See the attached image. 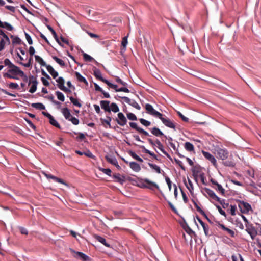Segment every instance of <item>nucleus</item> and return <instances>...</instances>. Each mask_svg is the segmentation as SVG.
<instances>
[{
    "instance_id": "nucleus-64",
    "label": "nucleus",
    "mask_w": 261,
    "mask_h": 261,
    "mask_svg": "<svg viewBox=\"0 0 261 261\" xmlns=\"http://www.w3.org/2000/svg\"><path fill=\"white\" fill-rule=\"evenodd\" d=\"M236 209H237V207H236V205H230V213L232 216H234L236 215Z\"/></svg>"
},
{
    "instance_id": "nucleus-61",
    "label": "nucleus",
    "mask_w": 261,
    "mask_h": 261,
    "mask_svg": "<svg viewBox=\"0 0 261 261\" xmlns=\"http://www.w3.org/2000/svg\"><path fill=\"white\" fill-rule=\"evenodd\" d=\"M9 87L12 89H17L19 88L18 85L16 83H10L9 84Z\"/></svg>"
},
{
    "instance_id": "nucleus-5",
    "label": "nucleus",
    "mask_w": 261,
    "mask_h": 261,
    "mask_svg": "<svg viewBox=\"0 0 261 261\" xmlns=\"http://www.w3.org/2000/svg\"><path fill=\"white\" fill-rule=\"evenodd\" d=\"M70 251L73 254V255L75 258L80 259L83 261H92L88 256L82 252H76L72 249H70Z\"/></svg>"
},
{
    "instance_id": "nucleus-40",
    "label": "nucleus",
    "mask_w": 261,
    "mask_h": 261,
    "mask_svg": "<svg viewBox=\"0 0 261 261\" xmlns=\"http://www.w3.org/2000/svg\"><path fill=\"white\" fill-rule=\"evenodd\" d=\"M185 148L188 151H192L194 150V145L189 142H187L185 143Z\"/></svg>"
},
{
    "instance_id": "nucleus-63",
    "label": "nucleus",
    "mask_w": 261,
    "mask_h": 261,
    "mask_svg": "<svg viewBox=\"0 0 261 261\" xmlns=\"http://www.w3.org/2000/svg\"><path fill=\"white\" fill-rule=\"evenodd\" d=\"M101 171L105 174H107V175L111 176V170L109 168H102Z\"/></svg>"
},
{
    "instance_id": "nucleus-2",
    "label": "nucleus",
    "mask_w": 261,
    "mask_h": 261,
    "mask_svg": "<svg viewBox=\"0 0 261 261\" xmlns=\"http://www.w3.org/2000/svg\"><path fill=\"white\" fill-rule=\"evenodd\" d=\"M149 143L153 147L155 146V144L157 145L158 148L169 159H171L170 155L164 150V146L159 140L156 139L154 143L151 138L147 139Z\"/></svg>"
},
{
    "instance_id": "nucleus-3",
    "label": "nucleus",
    "mask_w": 261,
    "mask_h": 261,
    "mask_svg": "<svg viewBox=\"0 0 261 261\" xmlns=\"http://www.w3.org/2000/svg\"><path fill=\"white\" fill-rule=\"evenodd\" d=\"M246 231L250 236L251 239L254 240L258 234L257 231L252 224H245Z\"/></svg>"
},
{
    "instance_id": "nucleus-13",
    "label": "nucleus",
    "mask_w": 261,
    "mask_h": 261,
    "mask_svg": "<svg viewBox=\"0 0 261 261\" xmlns=\"http://www.w3.org/2000/svg\"><path fill=\"white\" fill-rule=\"evenodd\" d=\"M117 116L118 118H116L115 120L117 123L121 126H124L127 123L126 118L125 117L124 114L121 112L118 113Z\"/></svg>"
},
{
    "instance_id": "nucleus-62",
    "label": "nucleus",
    "mask_w": 261,
    "mask_h": 261,
    "mask_svg": "<svg viewBox=\"0 0 261 261\" xmlns=\"http://www.w3.org/2000/svg\"><path fill=\"white\" fill-rule=\"evenodd\" d=\"M69 121H70L74 125H78L79 123V120L78 119L72 116L71 118L69 120Z\"/></svg>"
},
{
    "instance_id": "nucleus-55",
    "label": "nucleus",
    "mask_w": 261,
    "mask_h": 261,
    "mask_svg": "<svg viewBox=\"0 0 261 261\" xmlns=\"http://www.w3.org/2000/svg\"><path fill=\"white\" fill-rule=\"evenodd\" d=\"M127 117L129 120H137V118L136 116L132 113H127Z\"/></svg>"
},
{
    "instance_id": "nucleus-46",
    "label": "nucleus",
    "mask_w": 261,
    "mask_h": 261,
    "mask_svg": "<svg viewBox=\"0 0 261 261\" xmlns=\"http://www.w3.org/2000/svg\"><path fill=\"white\" fill-rule=\"evenodd\" d=\"M111 111H113L114 113L119 112V109L118 106L115 103H112L110 106Z\"/></svg>"
},
{
    "instance_id": "nucleus-34",
    "label": "nucleus",
    "mask_w": 261,
    "mask_h": 261,
    "mask_svg": "<svg viewBox=\"0 0 261 261\" xmlns=\"http://www.w3.org/2000/svg\"><path fill=\"white\" fill-rule=\"evenodd\" d=\"M205 256L207 258V261H217V255L214 253H210L208 255L205 253Z\"/></svg>"
},
{
    "instance_id": "nucleus-49",
    "label": "nucleus",
    "mask_w": 261,
    "mask_h": 261,
    "mask_svg": "<svg viewBox=\"0 0 261 261\" xmlns=\"http://www.w3.org/2000/svg\"><path fill=\"white\" fill-rule=\"evenodd\" d=\"M56 95H57V98L59 100H60L61 101H64L65 97H64V94L62 92H61L60 91H56Z\"/></svg>"
},
{
    "instance_id": "nucleus-47",
    "label": "nucleus",
    "mask_w": 261,
    "mask_h": 261,
    "mask_svg": "<svg viewBox=\"0 0 261 261\" xmlns=\"http://www.w3.org/2000/svg\"><path fill=\"white\" fill-rule=\"evenodd\" d=\"M129 154L132 157H133L134 159L137 160L140 162H142L143 160L140 158L138 155H137L134 152L130 151L129 152Z\"/></svg>"
},
{
    "instance_id": "nucleus-28",
    "label": "nucleus",
    "mask_w": 261,
    "mask_h": 261,
    "mask_svg": "<svg viewBox=\"0 0 261 261\" xmlns=\"http://www.w3.org/2000/svg\"><path fill=\"white\" fill-rule=\"evenodd\" d=\"M62 113L67 120H69L72 117L70 111L67 108H63L62 109Z\"/></svg>"
},
{
    "instance_id": "nucleus-7",
    "label": "nucleus",
    "mask_w": 261,
    "mask_h": 261,
    "mask_svg": "<svg viewBox=\"0 0 261 261\" xmlns=\"http://www.w3.org/2000/svg\"><path fill=\"white\" fill-rule=\"evenodd\" d=\"M142 187L144 188H148L151 190H153V188H156L158 190H160V187L156 184L149 180L148 179H145L143 180Z\"/></svg>"
},
{
    "instance_id": "nucleus-60",
    "label": "nucleus",
    "mask_w": 261,
    "mask_h": 261,
    "mask_svg": "<svg viewBox=\"0 0 261 261\" xmlns=\"http://www.w3.org/2000/svg\"><path fill=\"white\" fill-rule=\"evenodd\" d=\"M223 164L225 166L228 167H234L235 166V163L231 161H226L224 162Z\"/></svg>"
},
{
    "instance_id": "nucleus-18",
    "label": "nucleus",
    "mask_w": 261,
    "mask_h": 261,
    "mask_svg": "<svg viewBox=\"0 0 261 261\" xmlns=\"http://www.w3.org/2000/svg\"><path fill=\"white\" fill-rule=\"evenodd\" d=\"M56 82L58 83V87L62 91H68L67 88L64 86L65 80L62 77H59L56 80Z\"/></svg>"
},
{
    "instance_id": "nucleus-29",
    "label": "nucleus",
    "mask_w": 261,
    "mask_h": 261,
    "mask_svg": "<svg viewBox=\"0 0 261 261\" xmlns=\"http://www.w3.org/2000/svg\"><path fill=\"white\" fill-rule=\"evenodd\" d=\"M129 167L135 172H139L141 170V167L139 164L135 162H130Z\"/></svg>"
},
{
    "instance_id": "nucleus-54",
    "label": "nucleus",
    "mask_w": 261,
    "mask_h": 261,
    "mask_svg": "<svg viewBox=\"0 0 261 261\" xmlns=\"http://www.w3.org/2000/svg\"><path fill=\"white\" fill-rule=\"evenodd\" d=\"M188 185H187L186 183H185V185L187 189L191 192L192 190H193V184L192 182V181L190 179H188Z\"/></svg>"
},
{
    "instance_id": "nucleus-52",
    "label": "nucleus",
    "mask_w": 261,
    "mask_h": 261,
    "mask_svg": "<svg viewBox=\"0 0 261 261\" xmlns=\"http://www.w3.org/2000/svg\"><path fill=\"white\" fill-rule=\"evenodd\" d=\"M45 97L46 98H47V99H48L49 100H50L51 101H52L55 105H59L60 103L59 102L56 101L54 99V97L52 94H51L50 95L46 96Z\"/></svg>"
},
{
    "instance_id": "nucleus-57",
    "label": "nucleus",
    "mask_w": 261,
    "mask_h": 261,
    "mask_svg": "<svg viewBox=\"0 0 261 261\" xmlns=\"http://www.w3.org/2000/svg\"><path fill=\"white\" fill-rule=\"evenodd\" d=\"M174 161L175 163L180 166L182 170L184 171L186 170V167L184 166L181 161L176 159H174Z\"/></svg>"
},
{
    "instance_id": "nucleus-30",
    "label": "nucleus",
    "mask_w": 261,
    "mask_h": 261,
    "mask_svg": "<svg viewBox=\"0 0 261 261\" xmlns=\"http://www.w3.org/2000/svg\"><path fill=\"white\" fill-rule=\"evenodd\" d=\"M0 28H5L8 31H12L13 27L10 24L7 22H2L0 20Z\"/></svg>"
},
{
    "instance_id": "nucleus-11",
    "label": "nucleus",
    "mask_w": 261,
    "mask_h": 261,
    "mask_svg": "<svg viewBox=\"0 0 261 261\" xmlns=\"http://www.w3.org/2000/svg\"><path fill=\"white\" fill-rule=\"evenodd\" d=\"M4 73L11 74V75H23V71H22L18 66L14 65L11 68L8 69L7 72Z\"/></svg>"
},
{
    "instance_id": "nucleus-58",
    "label": "nucleus",
    "mask_w": 261,
    "mask_h": 261,
    "mask_svg": "<svg viewBox=\"0 0 261 261\" xmlns=\"http://www.w3.org/2000/svg\"><path fill=\"white\" fill-rule=\"evenodd\" d=\"M217 201L219 202L222 205V206L223 208H226L229 206V203H225V200H224V199L221 200L220 198V200L219 201Z\"/></svg>"
},
{
    "instance_id": "nucleus-14",
    "label": "nucleus",
    "mask_w": 261,
    "mask_h": 261,
    "mask_svg": "<svg viewBox=\"0 0 261 261\" xmlns=\"http://www.w3.org/2000/svg\"><path fill=\"white\" fill-rule=\"evenodd\" d=\"M210 181L213 185L216 186L214 188L218 192L221 193L222 195H225V190L220 184H219L216 180L213 178L210 179Z\"/></svg>"
},
{
    "instance_id": "nucleus-15",
    "label": "nucleus",
    "mask_w": 261,
    "mask_h": 261,
    "mask_svg": "<svg viewBox=\"0 0 261 261\" xmlns=\"http://www.w3.org/2000/svg\"><path fill=\"white\" fill-rule=\"evenodd\" d=\"M202 153L203 155V156L209 161H210L213 165L215 166H217V161L215 157L211 154L210 153L205 151H202Z\"/></svg>"
},
{
    "instance_id": "nucleus-44",
    "label": "nucleus",
    "mask_w": 261,
    "mask_h": 261,
    "mask_svg": "<svg viewBox=\"0 0 261 261\" xmlns=\"http://www.w3.org/2000/svg\"><path fill=\"white\" fill-rule=\"evenodd\" d=\"M83 58H84V59L86 61H88V62H92L93 61H94L96 63H98L91 56H90V55L86 54V53H83Z\"/></svg>"
},
{
    "instance_id": "nucleus-16",
    "label": "nucleus",
    "mask_w": 261,
    "mask_h": 261,
    "mask_svg": "<svg viewBox=\"0 0 261 261\" xmlns=\"http://www.w3.org/2000/svg\"><path fill=\"white\" fill-rule=\"evenodd\" d=\"M129 125L132 128L137 130L139 133L142 134L146 136H149V133L147 131L144 130L143 128L141 127H138L137 123L135 122H129Z\"/></svg>"
},
{
    "instance_id": "nucleus-25",
    "label": "nucleus",
    "mask_w": 261,
    "mask_h": 261,
    "mask_svg": "<svg viewBox=\"0 0 261 261\" xmlns=\"http://www.w3.org/2000/svg\"><path fill=\"white\" fill-rule=\"evenodd\" d=\"M113 178L116 179V181L120 184L123 185L125 181V177L121 175L119 173H115L113 174Z\"/></svg>"
},
{
    "instance_id": "nucleus-27",
    "label": "nucleus",
    "mask_w": 261,
    "mask_h": 261,
    "mask_svg": "<svg viewBox=\"0 0 261 261\" xmlns=\"http://www.w3.org/2000/svg\"><path fill=\"white\" fill-rule=\"evenodd\" d=\"M193 202L195 208H196L197 211L199 212L200 214L203 215L208 221H210V219L208 218L205 212L200 208V207L198 205L197 203L194 200H193Z\"/></svg>"
},
{
    "instance_id": "nucleus-1",
    "label": "nucleus",
    "mask_w": 261,
    "mask_h": 261,
    "mask_svg": "<svg viewBox=\"0 0 261 261\" xmlns=\"http://www.w3.org/2000/svg\"><path fill=\"white\" fill-rule=\"evenodd\" d=\"M93 75L96 79L106 83L110 88L115 89L116 92H124L125 93L129 92V89L127 88L121 87L120 88H117V86L116 85L110 83L108 80L103 78L101 76V73L100 71L98 69H97L96 67H94Z\"/></svg>"
},
{
    "instance_id": "nucleus-35",
    "label": "nucleus",
    "mask_w": 261,
    "mask_h": 261,
    "mask_svg": "<svg viewBox=\"0 0 261 261\" xmlns=\"http://www.w3.org/2000/svg\"><path fill=\"white\" fill-rule=\"evenodd\" d=\"M35 60L37 62H38L40 64L41 66H44V67H46V66L48 65L46 64L45 62L44 61L43 59L42 58H41L40 56H39L38 55H35Z\"/></svg>"
},
{
    "instance_id": "nucleus-45",
    "label": "nucleus",
    "mask_w": 261,
    "mask_h": 261,
    "mask_svg": "<svg viewBox=\"0 0 261 261\" xmlns=\"http://www.w3.org/2000/svg\"><path fill=\"white\" fill-rule=\"evenodd\" d=\"M71 102L75 106L81 108L82 107L81 103L78 101L77 99L74 98L73 97H70Z\"/></svg>"
},
{
    "instance_id": "nucleus-20",
    "label": "nucleus",
    "mask_w": 261,
    "mask_h": 261,
    "mask_svg": "<svg viewBox=\"0 0 261 261\" xmlns=\"http://www.w3.org/2000/svg\"><path fill=\"white\" fill-rule=\"evenodd\" d=\"M110 101L108 100H101L100 101L101 107L104 110L105 112H111V109L110 107Z\"/></svg>"
},
{
    "instance_id": "nucleus-17",
    "label": "nucleus",
    "mask_w": 261,
    "mask_h": 261,
    "mask_svg": "<svg viewBox=\"0 0 261 261\" xmlns=\"http://www.w3.org/2000/svg\"><path fill=\"white\" fill-rule=\"evenodd\" d=\"M217 226L219 228L222 229L223 230L226 231L228 234L230 235V237H234L235 233L233 230L225 227L224 225L221 224L219 222L218 223Z\"/></svg>"
},
{
    "instance_id": "nucleus-53",
    "label": "nucleus",
    "mask_w": 261,
    "mask_h": 261,
    "mask_svg": "<svg viewBox=\"0 0 261 261\" xmlns=\"http://www.w3.org/2000/svg\"><path fill=\"white\" fill-rule=\"evenodd\" d=\"M139 121L142 125H143L145 126H149L151 124V123L150 121L146 120L143 118L139 119Z\"/></svg>"
},
{
    "instance_id": "nucleus-31",
    "label": "nucleus",
    "mask_w": 261,
    "mask_h": 261,
    "mask_svg": "<svg viewBox=\"0 0 261 261\" xmlns=\"http://www.w3.org/2000/svg\"><path fill=\"white\" fill-rule=\"evenodd\" d=\"M75 75L77 79V80L81 82H83L86 86L88 85V83L86 80V79L83 77L79 72H75Z\"/></svg>"
},
{
    "instance_id": "nucleus-51",
    "label": "nucleus",
    "mask_w": 261,
    "mask_h": 261,
    "mask_svg": "<svg viewBox=\"0 0 261 261\" xmlns=\"http://www.w3.org/2000/svg\"><path fill=\"white\" fill-rule=\"evenodd\" d=\"M4 64L6 65V66H8V68L9 69L10 68H11L12 67H13V66H14L15 65L14 64H13L11 61L10 60L7 58V59H5L4 61Z\"/></svg>"
},
{
    "instance_id": "nucleus-38",
    "label": "nucleus",
    "mask_w": 261,
    "mask_h": 261,
    "mask_svg": "<svg viewBox=\"0 0 261 261\" xmlns=\"http://www.w3.org/2000/svg\"><path fill=\"white\" fill-rule=\"evenodd\" d=\"M140 148H141L142 149H143V152L146 153H147L148 154H149L150 155H151V156L153 157V159H154L155 160H158V158H157V156L153 152H151L150 150L147 149L145 146H140Z\"/></svg>"
},
{
    "instance_id": "nucleus-42",
    "label": "nucleus",
    "mask_w": 261,
    "mask_h": 261,
    "mask_svg": "<svg viewBox=\"0 0 261 261\" xmlns=\"http://www.w3.org/2000/svg\"><path fill=\"white\" fill-rule=\"evenodd\" d=\"M47 28L48 29V30L51 32V33L53 35L55 39V40H56V41L57 42H58L59 44H60L59 42V39L58 38L57 34L56 32H55V31L50 25H47Z\"/></svg>"
},
{
    "instance_id": "nucleus-10",
    "label": "nucleus",
    "mask_w": 261,
    "mask_h": 261,
    "mask_svg": "<svg viewBox=\"0 0 261 261\" xmlns=\"http://www.w3.org/2000/svg\"><path fill=\"white\" fill-rule=\"evenodd\" d=\"M239 207L242 213H247L251 210V205L249 203L243 201H239Z\"/></svg>"
},
{
    "instance_id": "nucleus-4",
    "label": "nucleus",
    "mask_w": 261,
    "mask_h": 261,
    "mask_svg": "<svg viewBox=\"0 0 261 261\" xmlns=\"http://www.w3.org/2000/svg\"><path fill=\"white\" fill-rule=\"evenodd\" d=\"M117 97L122 98V99H123L124 100V101L126 103L130 105V106H132L134 108H136V109H137L138 110H140L141 109L140 106L138 105V103L135 100L131 99L129 98L126 97V96L121 97V96H119L118 95H116L115 96V98L116 99H118Z\"/></svg>"
},
{
    "instance_id": "nucleus-41",
    "label": "nucleus",
    "mask_w": 261,
    "mask_h": 261,
    "mask_svg": "<svg viewBox=\"0 0 261 261\" xmlns=\"http://www.w3.org/2000/svg\"><path fill=\"white\" fill-rule=\"evenodd\" d=\"M49 123L53 126L57 127V128H60V124L58 123V122L55 119V118H54V117L53 116H51V117L49 119Z\"/></svg>"
},
{
    "instance_id": "nucleus-59",
    "label": "nucleus",
    "mask_w": 261,
    "mask_h": 261,
    "mask_svg": "<svg viewBox=\"0 0 261 261\" xmlns=\"http://www.w3.org/2000/svg\"><path fill=\"white\" fill-rule=\"evenodd\" d=\"M111 120H112L111 117H110V116H107V119H105V120H102V121L103 123H105L107 125H108L109 127L110 128H111V126L110 122L111 121Z\"/></svg>"
},
{
    "instance_id": "nucleus-37",
    "label": "nucleus",
    "mask_w": 261,
    "mask_h": 261,
    "mask_svg": "<svg viewBox=\"0 0 261 261\" xmlns=\"http://www.w3.org/2000/svg\"><path fill=\"white\" fill-rule=\"evenodd\" d=\"M52 58L58 64H59L60 65V66L61 67H66V64L63 60L58 58L56 56H53Z\"/></svg>"
},
{
    "instance_id": "nucleus-50",
    "label": "nucleus",
    "mask_w": 261,
    "mask_h": 261,
    "mask_svg": "<svg viewBox=\"0 0 261 261\" xmlns=\"http://www.w3.org/2000/svg\"><path fill=\"white\" fill-rule=\"evenodd\" d=\"M18 75H11L8 73H3V76L5 78L13 79L15 80H18L19 78L17 77Z\"/></svg>"
},
{
    "instance_id": "nucleus-56",
    "label": "nucleus",
    "mask_w": 261,
    "mask_h": 261,
    "mask_svg": "<svg viewBox=\"0 0 261 261\" xmlns=\"http://www.w3.org/2000/svg\"><path fill=\"white\" fill-rule=\"evenodd\" d=\"M7 44V41L4 40V39H1L0 40V51L3 50L5 46V45Z\"/></svg>"
},
{
    "instance_id": "nucleus-6",
    "label": "nucleus",
    "mask_w": 261,
    "mask_h": 261,
    "mask_svg": "<svg viewBox=\"0 0 261 261\" xmlns=\"http://www.w3.org/2000/svg\"><path fill=\"white\" fill-rule=\"evenodd\" d=\"M145 109L148 114L152 115L154 117L159 118L161 116H162V114L155 110L153 107L149 103L146 104Z\"/></svg>"
},
{
    "instance_id": "nucleus-48",
    "label": "nucleus",
    "mask_w": 261,
    "mask_h": 261,
    "mask_svg": "<svg viewBox=\"0 0 261 261\" xmlns=\"http://www.w3.org/2000/svg\"><path fill=\"white\" fill-rule=\"evenodd\" d=\"M169 144L171 146V147L175 150L176 151V153L178 155L179 157L181 158H185V156L181 154L177 150L176 147V146L172 142H169Z\"/></svg>"
},
{
    "instance_id": "nucleus-43",
    "label": "nucleus",
    "mask_w": 261,
    "mask_h": 261,
    "mask_svg": "<svg viewBox=\"0 0 261 261\" xmlns=\"http://www.w3.org/2000/svg\"><path fill=\"white\" fill-rule=\"evenodd\" d=\"M0 36L3 37L2 39H4L5 40L7 41V44H10V40L9 37L1 29H0Z\"/></svg>"
},
{
    "instance_id": "nucleus-36",
    "label": "nucleus",
    "mask_w": 261,
    "mask_h": 261,
    "mask_svg": "<svg viewBox=\"0 0 261 261\" xmlns=\"http://www.w3.org/2000/svg\"><path fill=\"white\" fill-rule=\"evenodd\" d=\"M148 165L150 168L153 169L157 173L160 174L161 173L162 170L160 168V167L158 165L150 163H148Z\"/></svg>"
},
{
    "instance_id": "nucleus-23",
    "label": "nucleus",
    "mask_w": 261,
    "mask_h": 261,
    "mask_svg": "<svg viewBox=\"0 0 261 261\" xmlns=\"http://www.w3.org/2000/svg\"><path fill=\"white\" fill-rule=\"evenodd\" d=\"M196 218H197V220H198V221L199 222V223L200 224V225L202 226V227H203V229L204 230V233L205 234L206 236H210V234L209 233V228H208V226L207 225L205 224L201 220V219L197 216L196 217Z\"/></svg>"
},
{
    "instance_id": "nucleus-24",
    "label": "nucleus",
    "mask_w": 261,
    "mask_h": 261,
    "mask_svg": "<svg viewBox=\"0 0 261 261\" xmlns=\"http://www.w3.org/2000/svg\"><path fill=\"white\" fill-rule=\"evenodd\" d=\"M205 191L206 193V194L210 196V197L212 199L215 201L220 200V198L216 195V194L213 190L208 188H205Z\"/></svg>"
},
{
    "instance_id": "nucleus-21",
    "label": "nucleus",
    "mask_w": 261,
    "mask_h": 261,
    "mask_svg": "<svg viewBox=\"0 0 261 261\" xmlns=\"http://www.w3.org/2000/svg\"><path fill=\"white\" fill-rule=\"evenodd\" d=\"M152 134L156 137H161L164 136L165 138H167L166 136L164 135L163 133L158 127H154L153 128H150Z\"/></svg>"
},
{
    "instance_id": "nucleus-26",
    "label": "nucleus",
    "mask_w": 261,
    "mask_h": 261,
    "mask_svg": "<svg viewBox=\"0 0 261 261\" xmlns=\"http://www.w3.org/2000/svg\"><path fill=\"white\" fill-rule=\"evenodd\" d=\"M46 68L48 72L51 75L54 79L56 78L58 76V72L55 71L51 66L48 65L46 66Z\"/></svg>"
},
{
    "instance_id": "nucleus-22",
    "label": "nucleus",
    "mask_w": 261,
    "mask_h": 261,
    "mask_svg": "<svg viewBox=\"0 0 261 261\" xmlns=\"http://www.w3.org/2000/svg\"><path fill=\"white\" fill-rule=\"evenodd\" d=\"M93 237L94 239H95L97 241L100 242L101 244H102L103 245H105L106 247H110L111 245L109 243H108L106 240V239L97 234H94L93 235Z\"/></svg>"
},
{
    "instance_id": "nucleus-9",
    "label": "nucleus",
    "mask_w": 261,
    "mask_h": 261,
    "mask_svg": "<svg viewBox=\"0 0 261 261\" xmlns=\"http://www.w3.org/2000/svg\"><path fill=\"white\" fill-rule=\"evenodd\" d=\"M216 151L217 155L222 160L227 159L229 156V152L225 149L218 148Z\"/></svg>"
},
{
    "instance_id": "nucleus-12",
    "label": "nucleus",
    "mask_w": 261,
    "mask_h": 261,
    "mask_svg": "<svg viewBox=\"0 0 261 261\" xmlns=\"http://www.w3.org/2000/svg\"><path fill=\"white\" fill-rule=\"evenodd\" d=\"M159 119L162 121L163 123L167 127L173 128L175 130L176 126L175 123L170 120L169 119L167 118H164L162 116L159 118Z\"/></svg>"
},
{
    "instance_id": "nucleus-19",
    "label": "nucleus",
    "mask_w": 261,
    "mask_h": 261,
    "mask_svg": "<svg viewBox=\"0 0 261 261\" xmlns=\"http://www.w3.org/2000/svg\"><path fill=\"white\" fill-rule=\"evenodd\" d=\"M43 174L44 176L47 178V179H52L54 180L55 181L64 184L66 185L67 184L65 183V182L61 178H59L56 176H55L51 174H47L46 173H43Z\"/></svg>"
},
{
    "instance_id": "nucleus-33",
    "label": "nucleus",
    "mask_w": 261,
    "mask_h": 261,
    "mask_svg": "<svg viewBox=\"0 0 261 261\" xmlns=\"http://www.w3.org/2000/svg\"><path fill=\"white\" fill-rule=\"evenodd\" d=\"M10 37L12 39L13 45L20 44L21 43V40L18 36L10 35Z\"/></svg>"
},
{
    "instance_id": "nucleus-39",
    "label": "nucleus",
    "mask_w": 261,
    "mask_h": 261,
    "mask_svg": "<svg viewBox=\"0 0 261 261\" xmlns=\"http://www.w3.org/2000/svg\"><path fill=\"white\" fill-rule=\"evenodd\" d=\"M31 106L34 108L40 110H45V106L41 103H33L31 104Z\"/></svg>"
},
{
    "instance_id": "nucleus-32",
    "label": "nucleus",
    "mask_w": 261,
    "mask_h": 261,
    "mask_svg": "<svg viewBox=\"0 0 261 261\" xmlns=\"http://www.w3.org/2000/svg\"><path fill=\"white\" fill-rule=\"evenodd\" d=\"M106 160L109 163L113 165H117V161L115 157H112L110 155H106L105 156Z\"/></svg>"
},
{
    "instance_id": "nucleus-8",
    "label": "nucleus",
    "mask_w": 261,
    "mask_h": 261,
    "mask_svg": "<svg viewBox=\"0 0 261 261\" xmlns=\"http://www.w3.org/2000/svg\"><path fill=\"white\" fill-rule=\"evenodd\" d=\"M31 84L32 85L29 91L31 93H33L36 91L38 82L36 77L33 75H31L29 77V85Z\"/></svg>"
}]
</instances>
